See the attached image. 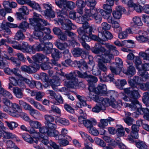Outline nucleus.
Returning <instances> with one entry per match:
<instances>
[{"label": "nucleus", "mask_w": 149, "mask_h": 149, "mask_svg": "<svg viewBox=\"0 0 149 149\" xmlns=\"http://www.w3.org/2000/svg\"><path fill=\"white\" fill-rule=\"evenodd\" d=\"M137 87L135 88L129 87L124 89V92L127 94L129 97V100L131 102L130 104L125 103L126 107H129L132 110H135L139 103L137 100L140 96L138 91Z\"/></svg>", "instance_id": "1"}, {"label": "nucleus", "mask_w": 149, "mask_h": 149, "mask_svg": "<svg viewBox=\"0 0 149 149\" xmlns=\"http://www.w3.org/2000/svg\"><path fill=\"white\" fill-rule=\"evenodd\" d=\"M38 26H36L34 28V31L33 32L34 36L37 37V39H40L44 36V33L47 34H50L51 33V31L49 28L44 27L42 24H38Z\"/></svg>", "instance_id": "2"}, {"label": "nucleus", "mask_w": 149, "mask_h": 149, "mask_svg": "<svg viewBox=\"0 0 149 149\" xmlns=\"http://www.w3.org/2000/svg\"><path fill=\"white\" fill-rule=\"evenodd\" d=\"M41 15L37 13L34 12L33 13V18L30 21L31 25L33 26V28L36 26H37L38 24H41L40 22L43 23V25L44 26H47L48 24L47 21L42 18Z\"/></svg>", "instance_id": "3"}, {"label": "nucleus", "mask_w": 149, "mask_h": 149, "mask_svg": "<svg viewBox=\"0 0 149 149\" xmlns=\"http://www.w3.org/2000/svg\"><path fill=\"white\" fill-rule=\"evenodd\" d=\"M55 3L56 5L61 8H67L70 10H73L75 7L74 2L67 0H56Z\"/></svg>", "instance_id": "4"}, {"label": "nucleus", "mask_w": 149, "mask_h": 149, "mask_svg": "<svg viewBox=\"0 0 149 149\" xmlns=\"http://www.w3.org/2000/svg\"><path fill=\"white\" fill-rule=\"evenodd\" d=\"M81 73L78 70H76L65 74V77L67 80H70V83H71V85L75 86L78 84V80L77 78L76 77H74V75L75 74L77 73L78 77L80 78Z\"/></svg>", "instance_id": "5"}, {"label": "nucleus", "mask_w": 149, "mask_h": 149, "mask_svg": "<svg viewBox=\"0 0 149 149\" xmlns=\"http://www.w3.org/2000/svg\"><path fill=\"white\" fill-rule=\"evenodd\" d=\"M116 68L112 65L110 66V69L111 72L115 74H117L122 70L123 68V63L122 60L119 58H117L116 59Z\"/></svg>", "instance_id": "6"}, {"label": "nucleus", "mask_w": 149, "mask_h": 149, "mask_svg": "<svg viewBox=\"0 0 149 149\" xmlns=\"http://www.w3.org/2000/svg\"><path fill=\"white\" fill-rule=\"evenodd\" d=\"M19 104L25 110L29 111V114L33 117L35 114H40V113L37 110L33 109L30 104L22 100H19Z\"/></svg>", "instance_id": "7"}, {"label": "nucleus", "mask_w": 149, "mask_h": 149, "mask_svg": "<svg viewBox=\"0 0 149 149\" xmlns=\"http://www.w3.org/2000/svg\"><path fill=\"white\" fill-rule=\"evenodd\" d=\"M43 5L45 10L42 11V13L49 18L54 17L55 16V13L52 10L51 6L46 3L43 4Z\"/></svg>", "instance_id": "8"}, {"label": "nucleus", "mask_w": 149, "mask_h": 149, "mask_svg": "<svg viewBox=\"0 0 149 149\" xmlns=\"http://www.w3.org/2000/svg\"><path fill=\"white\" fill-rule=\"evenodd\" d=\"M80 78L86 79L89 84V86L93 83H95L97 81V77L88 74L86 72L84 73H81Z\"/></svg>", "instance_id": "9"}, {"label": "nucleus", "mask_w": 149, "mask_h": 149, "mask_svg": "<svg viewBox=\"0 0 149 149\" xmlns=\"http://www.w3.org/2000/svg\"><path fill=\"white\" fill-rule=\"evenodd\" d=\"M143 78L138 76H135L132 79H130L128 82L130 86L133 88L137 87V85L143 83Z\"/></svg>", "instance_id": "10"}, {"label": "nucleus", "mask_w": 149, "mask_h": 149, "mask_svg": "<svg viewBox=\"0 0 149 149\" xmlns=\"http://www.w3.org/2000/svg\"><path fill=\"white\" fill-rule=\"evenodd\" d=\"M10 83L15 86H19L22 88H25L24 83L20 80H17L14 77H9Z\"/></svg>", "instance_id": "11"}, {"label": "nucleus", "mask_w": 149, "mask_h": 149, "mask_svg": "<svg viewBox=\"0 0 149 149\" xmlns=\"http://www.w3.org/2000/svg\"><path fill=\"white\" fill-rule=\"evenodd\" d=\"M91 51L95 54H98L100 52H104L106 51L105 49L102 47L101 44L100 43H97L95 44L94 47L91 49Z\"/></svg>", "instance_id": "12"}, {"label": "nucleus", "mask_w": 149, "mask_h": 149, "mask_svg": "<svg viewBox=\"0 0 149 149\" xmlns=\"http://www.w3.org/2000/svg\"><path fill=\"white\" fill-rule=\"evenodd\" d=\"M32 58L36 63H41L43 60L45 59L47 61L49 60V58L45 55L40 53L36 54L32 56Z\"/></svg>", "instance_id": "13"}, {"label": "nucleus", "mask_w": 149, "mask_h": 149, "mask_svg": "<svg viewBox=\"0 0 149 149\" xmlns=\"http://www.w3.org/2000/svg\"><path fill=\"white\" fill-rule=\"evenodd\" d=\"M29 102L39 110L45 113L47 112V110L43 106L38 102L35 101L34 99L30 100Z\"/></svg>", "instance_id": "14"}, {"label": "nucleus", "mask_w": 149, "mask_h": 149, "mask_svg": "<svg viewBox=\"0 0 149 149\" xmlns=\"http://www.w3.org/2000/svg\"><path fill=\"white\" fill-rule=\"evenodd\" d=\"M97 94L104 96L107 94L106 86L104 84L99 85L96 88L95 90Z\"/></svg>", "instance_id": "15"}, {"label": "nucleus", "mask_w": 149, "mask_h": 149, "mask_svg": "<svg viewBox=\"0 0 149 149\" xmlns=\"http://www.w3.org/2000/svg\"><path fill=\"white\" fill-rule=\"evenodd\" d=\"M126 62L129 65V66L128 67L126 74L128 75H134L136 73V70L134 67L132 65V62L129 60H126Z\"/></svg>", "instance_id": "16"}, {"label": "nucleus", "mask_w": 149, "mask_h": 149, "mask_svg": "<svg viewBox=\"0 0 149 149\" xmlns=\"http://www.w3.org/2000/svg\"><path fill=\"white\" fill-rule=\"evenodd\" d=\"M77 32L79 35L81 36L80 40H84L89 41L91 38L88 36L87 35L84 29L82 28H79L77 29Z\"/></svg>", "instance_id": "17"}, {"label": "nucleus", "mask_w": 149, "mask_h": 149, "mask_svg": "<svg viewBox=\"0 0 149 149\" xmlns=\"http://www.w3.org/2000/svg\"><path fill=\"white\" fill-rule=\"evenodd\" d=\"M99 36L101 38L102 42L106 41L108 39H111L113 37L111 33L108 31H105L104 33H100Z\"/></svg>", "instance_id": "18"}, {"label": "nucleus", "mask_w": 149, "mask_h": 149, "mask_svg": "<svg viewBox=\"0 0 149 149\" xmlns=\"http://www.w3.org/2000/svg\"><path fill=\"white\" fill-rule=\"evenodd\" d=\"M114 119L110 117H109L107 119H102L100 123H98V125L100 127L104 128L105 126H107L108 123L110 124L111 122Z\"/></svg>", "instance_id": "19"}, {"label": "nucleus", "mask_w": 149, "mask_h": 149, "mask_svg": "<svg viewBox=\"0 0 149 149\" xmlns=\"http://www.w3.org/2000/svg\"><path fill=\"white\" fill-rule=\"evenodd\" d=\"M0 95L1 96H3L10 99L13 98L12 94L8 91L5 90L2 87L1 81H0Z\"/></svg>", "instance_id": "20"}, {"label": "nucleus", "mask_w": 149, "mask_h": 149, "mask_svg": "<svg viewBox=\"0 0 149 149\" xmlns=\"http://www.w3.org/2000/svg\"><path fill=\"white\" fill-rule=\"evenodd\" d=\"M60 78L58 77H55L52 79L51 81L52 87L55 91H57V87L60 85Z\"/></svg>", "instance_id": "21"}, {"label": "nucleus", "mask_w": 149, "mask_h": 149, "mask_svg": "<svg viewBox=\"0 0 149 149\" xmlns=\"http://www.w3.org/2000/svg\"><path fill=\"white\" fill-rule=\"evenodd\" d=\"M104 54L102 55L100 58H98V60H101L103 61V62L106 63H110L111 58L113 56V55L109 53L106 54V51L103 52Z\"/></svg>", "instance_id": "22"}, {"label": "nucleus", "mask_w": 149, "mask_h": 149, "mask_svg": "<svg viewBox=\"0 0 149 149\" xmlns=\"http://www.w3.org/2000/svg\"><path fill=\"white\" fill-rule=\"evenodd\" d=\"M76 97L79 101V102L77 103V105L78 107L80 108L82 106H84L86 105V99L85 97L78 95H77Z\"/></svg>", "instance_id": "23"}, {"label": "nucleus", "mask_w": 149, "mask_h": 149, "mask_svg": "<svg viewBox=\"0 0 149 149\" xmlns=\"http://www.w3.org/2000/svg\"><path fill=\"white\" fill-rule=\"evenodd\" d=\"M111 28L110 25L106 22H103L101 24V27L98 28V30L99 32L103 33L109 30Z\"/></svg>", "instance_id": "24"}, {"label": "nucleus", "mask_w": 149, "mask_h": 149, "mask_svg": "<svg viewBox=\"0 0 149 149\" xmlns=\"http://www.w3.org/2000/svg\"><path fill=\"white\" fill-rule=\"evenodd\" d=\"M97 102L99 105H102L104 109L106 107L108 106L109 105V99L107 98H104L103 97H100Z\"/></svg>", "instance_id": "25"}, {"label": "nucleus", "mask_w": 149, "mask_h": 149, "mask_svg": "<svg viewBox=\"0 0 149 149\" xmlns=\"http://www.w3.org/2000/svg\"><path fill=\"white\" fill-rule=\"evenodd\" d=\"M23 89L22 88H19L17 87L13 88V92L17 98H21L22 97L23 94L22 92Z\"/></svg>", "instance_id": "26"}, {"label": "nucleus", "mask_w": 149, "mask_h": 149, "mask_svg": "<svg viewBox=\"0 0 149 149\" xmlns=\"http://www.w3.org/2000/svg\"><path fill=\"white\" fill-rule=\"evenodd\" d=\"M2 58L3 59L4 58L8 60H10L13 62V64L17 66H19L20 65V61L18 59L15 58L14 57L10 56L7 55V54H5Z\"/></svg>", "instance_id": "27"}, {"label": "nucleus", "mask_w": 149, "mask_h": 149, "mask_svg": "<svg viewBox=\"0 0 149 149\" xmlns=\"http://www.w3.org/2000/svg\"><path fill=\"white\" fill-rule=\"evenodd\" d=\"M96 124V121L93 119H86L83 121V124L87 128H89L91 127H93V124Z\"/></svg>", "instance_id": "28"}, {"label": "nucleus", "mask_w": 149, "mask_h": 149, "mask_svg": "<svg viewBox=\"0 0 149 149\" xmlns=\"http://www.w3.org/2000/svg\"><path fill=\"white\" fill-rule=\"evenodd\" d=\"M17 27V24H13L9 22H5V21H3L1 24L0 28L3 30H4L6 29V28H8V27L14 28H16Z\"/></svg>", "instance_id": "29"}, {"label": "nucleus", "mask_w": 149, "mask_h": 149, "mask_svg": "<svg viewBox=\"0 0 149 149\" xmlns=\"http://www.w3.org/2000/svg\"><path fill=\"white\" fill-rule=\"evenodd\" d=\"M98 66L100 70L103 72H106L107 71V65L106 63L103 62L101 60H98Z\"/></svg>", "instance_id": "30"}, {"label": "nucleus", "mask_w": 149, "mask_h": 149, "mask_svg": "<svg viewBox=\"0 0 149 149\" xmlns=\"http://www.w3.org/2000/svg\"><path fill=\"white\" fill-rule=\"evenodd\" d=\"M48 135L51 137H54L56 140H58L59 139H60L61 136L60 135L59 133L55 129L52 130H50L49 131L48 133Z\"/></svg>", "instance_id": "31"}, {"label": "nucleus", "mask_w": 149, "mask_h": 149, "mask_svg": "<svg viewBox=\"0 0 149 149\" xmlns=\"http://www.w3.org/2000/svg\"><path fill=\"white\" fill-rule=\"evenodd\" d=\"M136 147L139 149H148V146L145 143L141 141H136L135 142Z\"/></svg>", "instance_id": "32"}, {"label": "nucleus", "mask_w": 149, "mask_h": 149, "mask_svg": "<svg viewBox=\"0 0 149 149\" xmlns=\"http://www.w3.org/2000/svg\"><path fill=\"white\" fill-rule=\"evenodd\" d=\"M44 47L43 51L47 54L51 53L53 49L52 44L50 42L45 44Z\"/></svg>", "instance_id": "33"}, {"label": "nucleus", "mask_w": 149, "mask_h": 149, "mask_svg": "<svg viewBox=\"0 0 149 149\" xmlns=\"http://www.w3.org/2000/svg\"><path fill=\"white\" fill-rule=\"evenodd\" d=\"M79 133L81 137L85 139L86 141L85 142H88L87 141H89L90 142L89 143H91L92 144L94 143V141L93 139L89 135H88L82 131L80 132Z\"/></svg>", "instance_id": "34"}, {"label": "nucleus", "mask_w": 149, "mask_h": 149, "mask_svg": "<svg viewBox=\"0 0 149 149\" xmlns=\"http://www.w3.org/2000/svg\"><path fill=\"white\" fill-rule=\"evenodd\" d=\"M90 87H91L89 86L88 88V89L89 91V97L91 99L97 102V101H98V100H99L100 97L96 94L94 91H91L90 89Z\"/></svg>", "instance_id": "35"}, {"label": "nucleus", "mask_w": 149, "mask_h": 149, "mask_svg": "<svg viewBox=\"0 0 149 149\" xmlns=\"http://www.w3.org/2000/svg\"><path fill=\"white\" fill-rule=\"evenodd\" d=\"M51 53L52 57L54 60H57L60 58V56L61 54V53L58 49L54 48L52 49Z\"/></svg>", "instance_id": "36"}, {"label": "nucleus", "mask_w": 149, "mask_h": 149, "mask_svg": "<svg viewBox=\"0 0 149 149\" xmlns=\"http://www.w3.org/2000/svg\"><path fill=\"white\" fill-rule=\"evenodd\" d=\"M83 50L82 49L79 47L75 48L73 49L72 53L75 57H79L80 56L83 52Z\"/></svg>", "instance_id": "37"}, {"label": "nucleus", "mask_w": 149, "mask_h": 149, "mask_svg": "<svg viewBox=\"0 0 149 149\" xmlns=\"http://www.w3.org/2000/svg\"><path fill=\"white\" fill-rule=\"evenodd\" d=\"M22 138L26 141L31 144L32 143L33 138L29 134L24 133L22 134Z\"/></svg>", "instance_id": "38"}, {"label": "nucleus", "mask_w": 149, "mask_h": 149, "mask_svg": "<svg viewBox=\"0 0 149 149\" xmlns=\"http://www.w3.org/2000/svg\"><path fill=\"white\" fill-rule=\"evenodd\" d=\"M54 44L58 49L61 50H64L68 47L67 43H63L58 41L55 42Z\"/></svg>", "instance_id": "39"}, {"label": "nucleus", "mask_w": 149, "mask_h": 149, "mask_svg": "<svg viewBox=\"0 0 149 149\" xmlns=\"http://www.w3.org/2000/svg\"><path fill=\"white\" fill-rule=\"evenodd\" d=\"M40 68L38 64L34 63L33 65L29 66V73H32L36 72Z\"/></svg>", "instance_id": "40"}, {"label": "nucleus", "mask_w": 149, "mask_h": 149, "mask_svg": "<svg viewBox=\"0 0 149 149\" xmlns=\"http://www.w3.org/2000/svg\"><path fill=\"white\" fill-rule=\"evenodd\" d=\"M29 122L30 126L33 128L38 129L41 125V123L37 121H33L30 120Z\"/></svg>", "instance_id": "41"}, {"label": "nucleus", "mask_w": 149, "mask_h": 149, "mask_svg": "<svg viewBox=\"0 0 149 149\" xmlns=\"http://www.w3.org/2000/svg\"><path fill=\"white\" fill-rule=\"evenodd\" d=\"M114 75L113 74H109L108 75L106 76L104 75L103 79L104 81L114 82L115 80L114 78Z\"/></svg>", "instance_id": "42"}, {"label": "nucleus", "mask_w": 149, "mask_h": 149, "mask_svg": "<svg viewBox=\"0 0 149 149\" xmlns=\"http://www.w3.org/2000/svg\"><path fill=\"white\" fill-rule=\"evenodd\" d=\"M57 16L61 18H63V15L67 16L68 15V10L66 8H63L61 10H59L57 12Z\"/></svg>", "instance_id": "43"}, {"label": "nucleus", "mask_w": 149, "mask_h": 149, "mask_svg": "<svg viewBox=\"0 0 149 149\" xmlns=\"http://www.w3.org/2000/svg\"><path fill=\"white\" fill-rule=\"evenodd\" d=\"M5 123L6 124L9 129L11 130H13L14 128L17 127L18 125V124L15 122L11 121L9 122L6 121Z\"/></svg>", "instance_id": "44"}, {"label": "nucleus", "mask_w": 149, "mask_h": 149, "mask_svg": "<svg viewBox=\"0 0 149 149\" xmlns=\"http://www.w3.org/2000/svg\"><path fill=\"white\" fill-rule=\"evenodd\" d=\"M94 18L95 22L97 23H100L101 22L102 19V17L101 15L97 13H95L93 14V16L91 17Z\"/></svg>", "instance_id": "45"}, {"label": "nucleus", "mask_w": 149, "mask_h": 149, "mask_svg": "<svg viewBox=\"0 0 149 149\" xmlns=\"http://www.w3.org/2000/svg\"><path fill=\"white\" fill-rule=\"evenodd\" d=\"M45 121V124L49 122H53L54 120V118L52 115L49 114H46L44 116Z\"/></svg>", "instance_id": "46"}, {"label": "nucleus", "mask_w": 149, "mask_h": 149, "mask_svg": "<svg viewBox=\"0 0 149 149\" xmlns=\"http://www.w3.org/2000/svg\"><path fill=\"white\" fill-rule=\"evenodd\" d=\"M132 21L135 24L138 26H140L143 25L141 18L139 17H134L132 18Z\"/></svg>", "instance_id": "47"}, {"label": "nucleus", "mask_w": 149, "mask_h": 149, "mask_svg": "<svg viewBox=\"0 0 149 149\" xmlns=\"http://www.w3.org/2000/svg\"><path fill=\"white\" fill-rule=\"evenodd\" d=\"M116 132L118 136H124L125 134V131L123 127L121 126H119L116 129Z\"/></svg>", "instance_id": "48"}, {"label": "nucleus", "mask_w": 149, "mask_h": 149, "mask_svg": "<svg viewBox=\"0 0 149 149\" xmlns=\"http://www.w3.org/2000/svg\"><path fill=\"white\" fill-rule=\"evenodd\" d=\"M148 54L145 52H141L139 54V56L142 58L144 62H149V56L147 55Z\"/></svg>", "instance_id": "49"}, {"label": "nucleus", "mask_w": 149, "mask_h": 149, "mask_svg": "<svg viewBox=\"0 0 149 149\" xmlns=\"http://www.w3.org/2000/svg\"><path fill=\"white\" fill-rule=\"evenodd\" d=\"M106 46L107 48L109 49L111 52H112L113 54L115 55H118L119 54V53L116 50L115 46L108 44H106Z\"/></svg>", "instance_id": "50"}, {"label": "nucleus", "mask_w": 149, "mask_h": 149, "mask_svg": "<svg viewBox=\"0 0 149 149\" xmlns=\"http://www.w3.org/2000/svg\"><path fill=\"white\" fill-rule=\"evenodd\" d=\"M35 45L33 46L28 45L24 52L29 53L31 54H34L35 53Z\"/></svg>", "instance_id": "51"}, {"label": "nucleus", "mask_w": 149, "mask_h": 149, "mask_svg": "<svg viewBox=\"0 0 149 149\" xmlns=\"http://www.w3.org/2000/svg\"><path fill=\"white\" fill-rule=\"evenodd\" d=\"M24 38L25 36L21 30L18 31L15 36V38L17 40H22Z\"/></svg>", "instance_id": "52"}, {"label": "nucleus", "mask_w": 149, "mask_h": 149, "mask_svg": "<svg viewBox=\"0 0 149 149\" xmlns=\"http://www.w3.org/2000/svg\"><path fill=\"white\" fill-rule=\"evenodd\" d=\"M29 24L26 21H24L21 23L19 26L17 27L19 28L23 29L24 31H25V29H27L29 27Z\"/></svg>", "instance_id": "53"}, {"label": "nucleus", "mask_w": 149, "mask_h": 149, "mask_svg": "<svg viewBox=\"0 0 149 149\" xmlns=\"http://www.w3.org/2000/svg\"><path fill=\"white\" fill-rule=\"evenodd\" d=\"M95 141L97 145L102 147L103 149H104L106 146V143L104 141L99 138H96L95 140Z\"/></svg>", "instance_id": "54"}, {"label": "nucleus", "mask_w": 149, "mask_h": 149, "mask_svg": "<svg viewBox=\"0 0 149 149\" xmlns=\"http://www.w3.org/2000/svg\"><path fill=\"white\" fill-rule=\"evenodd\" d=\"M18 11L24 15H28L29 14V11L27 7L22 6L21 8L19 9Z\"/></svg>", "instance_id": "55"}, {"label": "nucleus", "mask_w": 149, "mask_h": 149, "mask_svg": "<svg viewBox=\"0 0 149 149\" xmlns=\"http://www.w3.org/2000/svg\"><path fill=\"white\" fill-rule=\"evenodd\" d=\"M5 134L3 136V137L8 139H12L16 138V136L12 133L5 131H3Z\"/></svg>", "instance_id": "56"}, {"label": "nucleus", "mask_w": 149, "mask_h": 149, "mask_svg": "<svg viewBox=\"0 0 149 149\" xmlns=\"http://www.w3.org/2000/svg\"><path fill=\"white\" fill-rule=\"evenodd\" d=\"M3 4L7 13H10L11 10L9 8L10 2L8 1H4L3 2Z\"/></svg>", "instance_id": "57"}, {"label": "nucleus", "mask_w": 149, "mask_h": 149, "mask_svg": "<svg viewBox=\"0 0 149 149\" xmlns=\"http://www.w3.org/2000/svg\"><path fill=\"white\" fill-rule=\"evenodd\" d=\"M79 19L81 22V24H83L84 23L86 22V21L89 20L91 19V18L88 17V16H86L85 15L80 16L79 17Z\"/></svg>", "instance_id": "58"}, {"label": "nucleus", "mask_w": 149, "mask_h": 149, "mask_svg": "<svg viewBox=\"0 0 149 149\" xmlns=\"http://www.w3.org/2000/svg\"><path fill=\"white\" fill-rule=\"evenodd\" d=\"M58 122L64 125H69V122L68 120L65 118H59L57 119Z\"/></svg>", "instance_id": "59"}, {"label": "nucleus", "mask_w": 149, "mask_h": 149, "mask_svg": "<svg viewBox=\"0 0 149 149\" xmlns=\"http://www.w3.org/2000/svg\"><path fill=\"white\" fill-rule=\"evenodd\" d=\"M142 100L143 102L145 104L149 102V91L148 92H145L143 93Z\"/></svg>", "instance_id": "60"}, {"label": "nucleus", "mask_w": 149, "mask_h": 149, "mask_svg": "<svg viewBox=\"0 0 149 149\" xmlns=\"http://www.w3.org/2000/svg\"><path fill=\"white\" fill-rule=\"evenodd\" d=\"M89 6L92 9H93L95 6L97 2L95 0H86L85 1Z\"/></svg>", "instance_id": "61"}, {"label": "nucleus", "mask_w": 149, "mask_h": 149, "mask_svg": "<svg viewBox=\"0 0 149 149\" xmlns=\"http://www.w3.org/2000/svg\"><path fill=\"white\" fill-rule=\"evenodd\" d=\"M104 109V108H103L102 105L97 104L92 109V111L94 112L98 113L100 112L101 110Z\"/></svg>", "instance_id": "62"}, {"label": "nucleus", "mask_w": 149, "mask_h": 149, "mask_svg": "<svg viewBox=\"0 0 149 149\" xmlns=\"http://www.w3.org/2000/svg\"><path fill=\"white\" fill-rule=\"evenodd\" d=\"M143 113L144 114L143 116L144 118L149 121V109L147 107L143 109Z\"/></svg>", "instance_id": "63"}, {"label": "nucleus", "mask_w": 149, "mask_h": 149, "mask_svg": "<svg viewBox=\"0 0 149 149\" xmlns=\"http://www.w3.org/2000/svg\"><path fill=\"white\" fill-rule=\"evenodd\" d=\"M28 45L29 44L27 42H22V45L20 44V47L19 48V50H20L23 52H24Z\"/></svg>", "instance_id": "64"}]
</instances>
